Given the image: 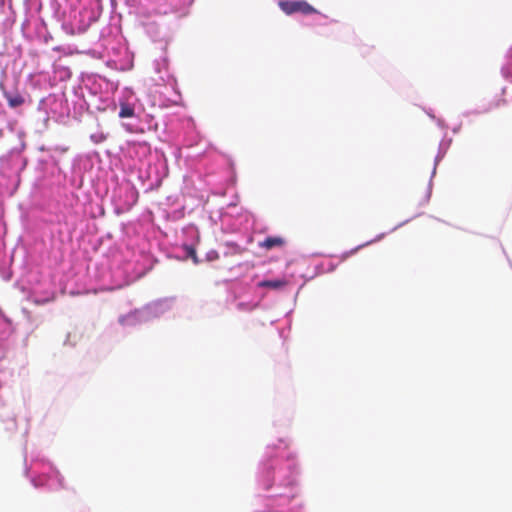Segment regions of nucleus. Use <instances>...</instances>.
I'll return each mask as SVG.
<instances>
[{
	"instance_id": "nucleus-6",
	"label": "nucleus",
	"mask_w": 512,
	"mask_h": 512,
	"mask_svg": "<svg viewBox=\"0 0 512 512\" xmlns=\"http://www.w3.org/2000/svg\"><path fill=\"white\" fill-rule=\"evenodd\" d=\"M190 255L193 257L194 261L197 262V260H196V253H195L193 248H190Z\"/></svg>"
},
{
	"instance_id": "nucleus-4",
	"label": "nucleus",
	"mask_w": 512,
	"mask_h": 512,
	"mask_svg": "<svg viewBox=\"0 0 512 512\" xmlns=\"http://www.w3.org/2000/svg\"><path fill=\"white\" fill-rule=\"evenodd\" d=\"M135 115L134 108L128 103L120 104L119 117L120 118H131Z\"/></svg>"
},
{
	"instance_id": "nucleus-2",
	"label": "nucleus",
	"mask_w": 512,
	"mask_h": 512,
	"mask_svg": "<svg viewBox=\"0 0 512 512\" xmlns=\"http://www.w3.org/2000/svg\"><path fill=\"white\" fill-rule=\"evenodd\" d=\"M285 244V240L280 236H269L259 243L261 248L271 250L275 247H282Z\"/></svg>"
},
{
	"instance_id": "nucleus-5",
	"label": "nucleus",
	"mask_w": 512,
	"mask_h": 512,
	"mask_svg": "<svg viewBox=\"0 0 512 512\" xmlns=\"http://www.w3.org/2000/svg\"><path fill=\"white\" fill-rule=\"evenodd\" d=\"M6 98H7L9 106L13 107V108L21 106L24 103V99L20 95L7 96Z\"/></svg>"
},
{
	"instance_id": "nucleus-3",
	"label": "nucleus",
	"mask_w": 512,
	"mask_h": 512,
	"mask_svg": "<svg viewBox=\"0 0 512 512\" xmlns=\"http://www.w3.org/2000/svg\"><path fill=\"white\" fill-rule=\"evenodd\" d=\"M287 281L284 279H275V280H263L259 282L258 286L262 288H269V289H282L287 285Z\"/></svg>"
},
{
	"instance_id": "nucleus-1",
	"label": "nucleus",
	"mask_w": 512,
	"mask_h": 512,
	"mask_svg": "<svg viewBox=\"0 0 512 512\" xmlns=\"http://www.w3.org/2000/svg\"><path fill=\"white\" fill-rule=\"evenodd\" d=\"M280 9L287 15L301 13L309 15L316 13V9L305 0H282L279 1Z\"/></svg>"
}]
</instances>
